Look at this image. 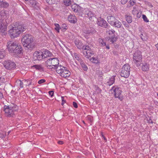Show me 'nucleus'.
Returning a JSON list of instances; mask_svg holds the SVG:
<instances>
[{"instance_id": "nucleus-3", "label": "nucleus", "mask_w": 158, "mask_h": 158, "mask_svg": "<svg viewBox=\"0 0 158 158\" xmlns=\"http://www.w3.org/2000/svg\"><path fill=\"white\" fill-rule=\"evenodd\" d=\"M6 46L8 51L15 56L22 53V48L16 42L9 41Z\"/></svg>"}, {"instance_id": "nucleus-46", "label": "nucleus", "mask_w": 158, "mask_h": 158, "mask_svg": "<svg viewBox=\"0 0 158 158\" xmlns=\"http://www.w3.org/2000/svg\"><path fill=\"white\" fill-rule=\"evenodd\" d=\"M128 0H121V2L122 4H124L128 1Z\"/></svg>"}, {"instance_id": "nucleus-37", "label": "nucleus", "mask_w": 158, "mask_h": 158, "mask_svg": "<svg viewBox=\"0 0 158 158\" xmlns=\"http://www.w3.org/2000/svg\"><path fill=\"white\" fill-rule=\"evenodd\" d=\"M46 2L49 4H52L55 3V0H46Z\"/></svg>"}, {"instance_id": "nucleus-21", "label": "nucleus", "mask_w": 158, "mask_h": 158, "mask_svg": "<svg viewBox=\"0 0 158 158\" xmlns=\"http://www.w3.org/2000/svg\"><path fill=\"white\" fill-rule=\"evenodd\" d=\"M72 10L74 12H77L78 11L80 7L76 4H73L71 6Z\"/></svg>"}, {"instance_id": "nucleus-16", "label": "nucleus", "mask_w": 158, "mask_h": 158, "mask_svg": "<svg viewBox=\"0 0 158 158\" xmlns=\"http://www.w3.org/2000/svg\"><path fill=\"white\" fill-rule=\"evenodd\" d=\"M68 20L71 23H75L77 22V19L74 15H70L69 16Z\"/></svg>"}, {"instance_id": "nucleus-4", "label": "nucleus", "mask_w": 158, "mask_h": 158, "mask_svg": "<svg viewBox=\"0 0 158 158\" xmlns=\"http://www.w3.org/2000/svg\"><path fill=\"white\" fill-rule=\"evenodd\" d=\"M9 16L7 11L2 10L0 12V31L1 32L3 33L7 30L6 24L9 23L7 19Z\"/></svg>"}, {"instance_id": "nucleus-36", "label": "nucleus", "mask_w": 158, "mask_h": 158, "mask_svg": "<svg viewBox=\"0 0 158 158\" xmlns=\"http://www.w3.org/2000/svg\"><path fill=\"white\" fill-rule=\"evenodd\" d=\"M61 29L63 31H65L67 29L66 24H63L62 27L61 28Z\"/></svg>"}, {"instance_id": "nucleus-49", "label": "nucleus", "mask_w": 158, "mask_h": 158, "mask_svg": "<svg viewBox=\"0 0 158 158\" xmlns=\"http://www.w3.org/2000/svg\"><path fill=\"white\" fill-rule=\"evenodd\" d=\"M58 143L60 144H63L64 143V142L62 141H58L57 142Z\"/></svg>"}, {"instance_id": "nucleus-25", "label": "nucleus", "mask_w": 158, "mask_h": 158, "mask_svg": "<svg viewBox=\"0 0 158 158\" xmlns=\"http://www.w3.org/2000/svg\"><path fill=\"white\" fill-rule=\"evenodd\" d=\"M125 18L126 21L128 23H131L132 21L131 16L129 15H127L125 16Z\"/></svg>"}, {"instance_id": "nucleus-12", "label": "nucleus", "mask_w": 158, "mask_h": 158, "mask_svg": "<svg viewBox=\"0 0 158 158\" xmlns=\"http://www.w3.org/2000/svg\"><path fill=\"white\" fill-rule=\"evenodd\" d=\"M3 65L6 69L10 70L15 69L16 66L15 63L10 60H5L4 62Z\"/></svg>"}, {"instance_id": "nucleus-30", "label": "nucleus", "mask_w": 158, "mask_h": 158, "mask_svg": "<svg viewBox=\"0 0 158 158\" xmlns=\"http://www.w3.org/2000/svg\"><path fill=\"white\" fill-rule=\"evenodd\" d=\"M98 41L100 43V44L101 46H103L106 45V43L104 42L103 40L99 38L98 40Z\"/></svg>"}, {"instance_id": "nucleus-54", "label": "nucleus", "mask_w": 158, "mask_h": 158, "mask_svg": "<svg viewBox=\"0 0 158 158\" xmlns=\"http://www.w3.org/2000/svg\"><path fill=\"white\" fill-rule=\"evenodd\" d=\"M103 138H104V140H106V138H105V137L103 136Z\"/></svg>"}, {"instance_id": "nucleus-56", "label": "nucleus", "mask_w": 158, "mask_h": 158, "mask_svg": "<svg viewBox=\"0 0 158 158\" xmlns=\"http://www.w3.org/2000/svg\"><path fill=\"white\" fill-rule=\"evenodd\" d=\"M26 1H28V0H25Z\"/></svg>"}, {"instance_id": "nucleus-34", "label": "nucleus", "mask_w": 158, "mask_h": 158, "mask_svg": "<svg viewBox=\"0 0 158 158\" xmlns=\"http://www.w3.org/2000/svg\"><path fill=\"white\" fill-rule=\"evenodd\" d=\"M106 33L110 35H112L114 33L115 31L114 30H106Z\"/></svg>"}, {"instance_id": "nucleus-32", "label": "nucleus", "mask_w": 158, "mask_h": 158, "mask_svg": "<svg viewBox=\"0 0 158 158\" xmlns=\"http://www.w3.org/2000/svg\"><path fill=\"white\" fill-rule=\"evenodd\" d=\"M55 29L58 32H59V30L61 28L60 27V26L58 24L55 23Z\"/></svg>"}, {"instance_id": "nucleus-47", "label": "nucleus", "mask_w": 158, "mask_h": 158, "mask_svg": "<svg viewBox=\"0 0 158 158\" xmlns=\"http://www.w3.org/2000/svg\"><path fill=\"white\" fill-rule=\"evenodd\" d=\"M73 105L75 108H77L78 106H77V104L75 102H73Z\"/></svg>"}, {"instance_id": "nucleus-29", "label": "nucleus", "mask_w": 158, "mask_h": 158, "mask_svg": "<svg viewBox=\"0 0 158 158\" xmlns=\"http://www.w3.org/2000/svg\"><path fill=\"white\" fill-rule=\"evenodd\" d=\"M90 61H91L92 62L97 64L98 63V60H97V57H92V58H89V59Z\"/></svg>"}, {"instance_id": "nucleus-27", "label": "nucleus", "mask_w": 158, "mask_h": 158, "mask_svg": "<svg viewBox=\"0 0 158 158\" xmlns=\"http://www.w3.org/2000/svg\"><path fill=\"white\" fill-rule=\"evenodd\" d=\"M80 64L81 65L83 70L85 71H86L87 70V67L86 65L85 64L84 62L82 61L81 62H80Z\"/></svg>"}, {"instance_id": "nucleus-2", "label": "nucleus", "mask_w": 158, "mask_h": 158, "mask_svg": "<svg viewBox=\"0 0 158 158\" xmlns=\"http://www.w3.org/2000/svg\"><path fill=\"white\" fill-rule=\"evenodd\" d=\"M9 27V33L11 37L13 38L18 37L27 28L26 26L23 24H19L18 23H16L14 25H10Z\"/></svg>"}, {"instance_id": "nucleus-39", "label": "nucleus", "mask_w": 158, "mask_h": 158, "mask_svg": "<svg viewBox=\"0 0 158 158\" xmlns=\"http://www.w3.org/2000/svg\"><path fill=\"white\" fill-rule=\"evenodd\" d=\"M4 81L5 79L3 77H0V85L2 84Z\"/></svg>"}, {"instance_id": "nucleus-40", "label": "nucleus", "mask_w": 158, "mask_h": 158, "mask_svg": "<svg viewBox=\"0 0 158 158\" xmlns=\"http://www.w3.org/2000/svg\"><path fill=\"white\" fill-rule=\"evenodd\" d=\"M95 88L96 91L97 93H101V90L98 86H96Z\"/></svg>"}, {"instance_id": "nucleus-1", "label": "nucleus", "mask_w": 158, "mask_h": 158, "mask_svg": "<svg viewBox=\"0 0 158 158\" xmlns=\"http://www.w3.org/2000/svg\"><path fill=\"white\" fill-rule=\"evenodd\" d=\"M59 60L57 58H50L46 61V64L47 67L53 66L56 67V72L60 75L63 77H69L71 74L70 72L67 68L61 65H58Z\"/></svg>"}, {"instance_id": "nucleus-51", "label": "nucleus", "mask_w": 158, "mask_h": 158, "mask_svg": "<svg viewBox=\"0 0 158 158\" xmlns=\"http://www.w3.org/2000/svg\"><path fill=\"white\" fill-rule=\"evenodd\" d=\"M123 24L124 25H127V26H126V27H127L128 26V25L127 24H126V23L125 22H123Z\"/></svg>"}, {"instance_id": "nucleus-14", "label": "nucleus", "mask_w": 158, "mask_h": 158, "mask_svg": "<svg viewBox=\"0 0 158 158\" xmlns=\"http://www.w3.org/2000/svg\"><path fill=\"white\" fill-rule=\"evenodd\" d=\"M98 24L100 26L103 27L105 28H108V24L106 23V21L103 19L99 20L98 19Z\"/></svg>"}, {"instance_id": "nucleus-15", "label": "nucleus", "mask_w": 158, "mask_h": 158, "mask_svg": "<svg viewBox=\"0 0 158 158\" xmlns=\"http://www.w3.org/2000/svg\"><path fill=\"white\" fill-rule=\"evenodd\" d=\"M75 45L79 49H83V47L84 46L81 42L78 39H76L74 41Z\"/></svg>"}, {"instance_id": "nucleus-10", "label": "nucleus", "mask_w": 158, "mask_h": 158, "mask_svg": "<svg viewBox=\"0 0 158 158\" xmlns=\"http://www.w3.org/2000/svg\"><path fill=\"white\" fill-rule=\"evenodd\" d=\"M133 61L137 66H139L142 62V55L141 52L139 51H136L134 54Z\"/></svg>"}, {"instance_id": "nucleus-41", "label": "nucleus", "mask_w": 158, "mask_h": 158, "mask_svg": "<svg viewBox=\"0 0 158 158\" xmlns=\"http://www.w3.org/2000/svg\"><path fill=\"white\" fill-rule=\"evenodd\" d=\"M45 81H46L45 80L42 79H41V80H40L38 81V83L39 84H42V83L45 82Z\"/></svg>"}, {"instance_id": "nucleus-13", "label": "nucleus", "mask_w": 158, "mask_h": 158, "mask_svg": "<svg viewBox=\"0 0 158 158\" xmlns=\"http://www.w3.org/2000/svg\"><path fill=\"white\" fill-rule=\"evenodd\" d=\"M43 53L42 52L38 51L35 52L34 54V56L35 57L36 59L38 60H41L44 59L43 56Z\"/></svg>"}, {"instance_id": "nucleus-17", "label": "nucleus", "mask_w": 158, "mask_h": 158, "mask_svg": "<svg viewBox=\"0 0 158 158\" xmlns=\"http://www.w3.org/2000/svg\"><path fill=\"white\" fill-rule=\"evenodd\" d=\"M27 80H24L23 81H21L20 80H17L16 81V83L18 86H19L20 88H23V83H25L26 82H27ZM25 85H27V84L25 83Z\"/></svg>"}, {"instance_id": "nucleus-23", "label": "nucleus", "mask_w": 158, "mask_h": 158, "mask_svg": "<svg viewBox=\"0 0 158 158\" xmlns=\"http://www.w3.org/2000/svg\"><path fill=\"white\" fill-rule=\"evenodd\" d=\"M140 36L141 39L143 41H147L148 39L146 33H141Z\"/></svg>"}, {"instance_id": "nucleus-26", "label": "nucleus", "mask_w": 158, "mask_h": 158, "mask_svg": "<svg viewBox=\"0 0 158 158\" xmlns=\"http://www.w3.org/2000/svg\"><path fill=\"white\" fill-rule=\"evenodd\" d=\"M0 6L6 8L9 6V4L6 2L1 1L0 2Z\"/></svg>"}, {"instance_id": "nucleus-5", "label": "nucleus", "mask_w": 158, "mask_h": 158, "mask_svg": "<svg viewBox=\"0 0 158 158\" xmlns=\"http://www.w3.org/2000/svg\"><path fill=\"white\" fill-rule=\"evenodd\" d=\"M23 46L31 51L34 48V42L32 36L29 34L23 35L21 39Z\"/></svg>"}, {"instance_id": "nucleus-6", "label": "nucleus", "mask_w": 158, "mask_h": 158, "mask_svg": "<svg viewBox=\"0 0 158 158\" xmlns=\"http://www.w3.org/2000/svg\"><path fill=\"white\" fill-rule=\"evenodd\" d=\"M18 109V107L17 106H5L4 107V110L6 115L8 117H13L14 115V113Z\"/></svg>"}, {"instance_id": "nucleus-28", "label": "nucleus", "mask_w": 158, "mask_h": 158, "mask_svg": "<svg viewBox=\"0 0 158 158\" xmlns=\"http://www.w3.org/2000/svg\"><path fill=\"white\" fill-rule=\"evenodd\" d=\"M33 67L39 70L42 71L43 69V67L41 65H33Z\"/></svg>"}, {"instance_id": "nucleus-22", "label": "nucleus", "mask_w": 158, "mask_h": 158, "mask_svg": "<svg viewBox=\"0 0 158 158\" xmlns=\"http://www.w3.org/2000/svg\"><path fill=\"white\" fill-rule=\"evenodd\" d=\"M149 64L147 63H144L142 67V69L144 71H147L149 70Z\"/></svg>"}, {"instance_id": "nucleus-52", "label": "nucleus", "mask_w": 158, "mask_h": 158, "mask_svg": "<svg viewBox=\"0 0 158 158\" xmlns=\"http://www.w3.org/2000/svg\"><path fill=\"white\" fill-rule=\"evenodd\" d=\"M106 47L107 49H109L110 47L108 45H106Z\"/></svg>"}, {"instance_id": "nucleus-58", "label": "nucleus", "mask_w": 158, "mask_h": 158, "mask_svg": "<svg viewBox=\"0 0 158 158\" xmlns=\"http://www.w3.org/2000/svg\"><path fill=\"white\" fill-rule=\"evenodd\" d=\"M83 123H85L84 121H83Z\"/></svg>"}, {"instance_id": "nucleus-50", "label": "nucleus", "mask_w": 158, "mask_h": 158, "mask_svg": "<svg viewBox=\"0 0 158 158\" xmlns=\"http://www.w3.org/2000/svg\"><path fill=\"white\" fill-rule=\"evenodd\" d=\"M3 96V95L2 93L0 91V98H1Z\"/></svg>"}, {"instance_id": "nucleus-31", "label": "nucleus", "mask_w": 158, "mask_h": 158, "mask_svg": "<svg viewBox=\"0 0 158 158\" xmlns=\"http://www.w3.org/2000/svg\"><path fill=\"white\" fill-rule=\"evenodd\" d=\"M64 3L66 6H69L71 4L70 0H64Z\"/></svg>"}, {"instance_id": "nucleus-57", "label": "nucleus", "mask_w": 158, "mask_h": 158, "mask_svg": "<svg viewBox=\"0 0 158 158\" xmlns=\"http://www.w3.org/2000/svg\"><path fill=\"white\" fill-rule=\"evenodd\" d=\"M157 96H158V93H157Z\"/></svg>"}, {"instance_id": "nucleus-24", "label": "nucleus", "mask_w": 158, "mask_h": 158, "mask_svg": "<svg viewBox=\"0 0 158 158\" xmlns=\"http://www.w3.org/2000/svg\"><path fill=\"white\" fill-rule=\"evenodd\" d=\"M73 56L76 60H78L79 63L81 62L82 61L80 57V56L77 53H74Z\"/></svg>"}, {"instance_id": "nucleus-43", "label": "nucleus", "mask_w": 158, "mask_h": 158, "mask_svg": "<svg viewBox=\"0 0 158 158\" xmlns=\"http://www.w3.org/2000/svg\"><path fill=\"white\" fill-rule=\"evenodd\" d=\"M93 31H92L91 30H89V29L87 30H85V31L84 32L86 34H90L91 33H93Z\"/></svg>"}, {"instance_id": "nucleus-9", "label": "nucleus", "mask_w": 158, "mask_h": 158, "mask_svg": "<svg viewBox=\"0 0 158 158\" xmlns=\"http://www.w3.org/2000/svg\"><path fill=\"white\" fill-rule=\"evenodd\" d=\"M130 67L128 64H124L123 67L120 72V75L121 77H127L130 75Z\"/></svg>"}, {"instance_id": "nucleus-18", "label": "nucleus", "mask_w": 158, "mask_h": 158, "mask_svg": "<svg viewBox=\"0 0 158 158\" xmlns=\"http://www.w3.org/2000/svg\"><path fill=\"white\" fill-rule=\"evenodd\" d=\"M30 4L35 8H36V7H39L40 6V4L35 0H30Z\"/></svg>"}, {"instance_id": "nucleus-11", "label": "nucleus", "mask_w": 158, "mask_h": 158, "mask_svg": "<svg viewBox=\"0 0 158 158\" xmlns=\"http://www.w3.org/2000/svg\"><path fill=\"white\" fill-rule=\"evenodd\" d=\"M111 92H113L115 98H118L121 100L122 99V95L121 94L122 91L121 88L117 86H113L112 89L110 90Z\"/></svg>"}, {"instance_id": "nucleus-53", "label": "nucleus", "mask_w": 158, "mask_h": 158, "mask_svg": "<svg viewBox=\"0 0 158 158\" xmlns=\"http://www.w3.org/2000/svg\"><path fill=\"white\" fill-rule=\"evenodd\" d=\"M31 82H30V83L28 84V85H31Z\"/></svg>"}, {"instance_id": "nucleus-45", "label": "nucleus", "mask_w": 158, "mask_h": 158, "mask_svg": "<svg viewBox=\"0 0 158 158\" xmlns=\"http://www.w3.org/2000/svg\"><path fill=\"white\" fill-rule=\"evenodd\" d=\"M61 100L62 101V102L61 103V105L63 106L64 103L65 102V100L64 99V97H61Z\"/></svg>"}, {"instance_id": "nucleus-20", "label": "nucleus", "mask_w": 158, "mask_h": 158, "mask_svg": "<svg viewBox=\"0 0 158 158\" xmlns=\"http://www.w3.org/2000/svg\"><path fill=\"white\" fill-rule=\"evenodd\" d=\"M43 56L44 58H47L49 56H51L52 54L50 52V51L48 50H45L43 52Z\"/></svg>"}, {"instance_id": "nucleus-33", "label": "nucleus", "mask_w": 158, "mask_h": 158, "mask_svg": "<svg viewBox=\"0 0 158 158\" xmlns=\"http://www.w3.org/2000/svg\"><path fill=\"white\" fill-rule=\"evenodd\" d=\"M88 15H86V17H89L90 20H91L92 17L94 16V15L92 12L90 11V13H89Z\"/></svg>"}, {"instance_id": "nucleus-48", "label": "nucleus", "mask_w": 158, "mask_h": 158, "mask_svg": "<svg viewBox=\"0 0 158 158\" xmlns=\"http://www.w3.org/2000/svg\"><path fill=\"white\" fill-rule=\"evenodd\" d=\"M49 95L51 96V97H52L53 95V92L52 91H49L48 92Z\"/></svg>"}, {"instance_id": "nucleus-35", "label": "nucleus", "mask_w": 158, "mask_h": 158, "mask_svg": "<svg viewBox=\"0 0 158 158\" xmlns=\"http://www.w3.org/2000/svg\"><path fill=\"white\" fill-rule=\"evenodd\" d=\"M5 54V52L4 51H0V59L4 58Z\"/></svg>"}, {"instance_id": "nucleus-19", "label": "nucleus", "mask_w": 158, "mask_h": 158, "mask_svg": "<svg viewBox=\"0 0 158 158\" xmlns=\"http://www.w3.org/2000/svg\"><path fill=\"white\" fill-rule=\"evenodd\" d=\"M115 76H112L107 81L106 84L110 86L112 85L114 82Z\"/></svg>"}, {"instance_id": "nucleus-42", "label": "nucleus", "mask_w": 158, "mask_h": 158, "mask_svg": "<svg viewBox=\"0 0 158 158\" xmlns=\"http://www.w3.org/2000/svg\"><path fill=\"white\" fill-rule=\"evenodd\" d=\"M89 13H90V11L88 9H86L85 12V16L86 15H88V14Z\"/></svg>"}, {"instance_id": "nucleus-7", "label": "nucleus", "mask_w": 158, "mask_h": 158, "mask_svg": "<svg viewBox=\"0 0 158 158\" xmlns=\"http://www.w3.org/2000/svg\"><path fill=\"white\" fill-rule=\"evenodd\" d=\"M83 52L85 56L88 59H89L94 54V51L91 49V48L88 45H84Z\"/></svg>"}, {"instance_id": "nucleus-38", "label": "nucleus", "mask_w": 158, "mask_h": 158, "mask_svg": "<svg viewBox=\"0 0 158 158\" xmlns=\"http://www.w3.org/2000/svg\"><path fill=\"white\" fill-rule=\"evenodd\" d=\"M142 18L143 20L146 22H149V20L146 16L145 15H142Z\"/></svg>"}, {"instance_id": "nucleus-44", "label": "nucleus", "mask_w": 158, "mask_h": 158, "mask_svg": "<svg viewBox=\"0 0 158 158\" xmlns=\"http://www.w3.org/2000/svg\"><path fill=\"white\" fill-rule=\"evenodd\" d=\"M108 41L109 43L110 44H113L114 42L113 39L112 38H109V39L108 40Z\"/></svg>"}, {"instance_id": "nucleus-8", "label": "nucleus", "mask_w": 158, "mask_h": 158, "mask_svg": "<svg viewBox=\"0 0 158 158\" xmlns=\"http://www.w3.org/2000/svg\"><path fill=\"white\" fill-rule=\"evenodd\" d=\"M108 22L111 25L114 26L118 28L121 27L122 24L121 23L115 19V18L112 16H109L107 17Z\"/></svg>"}, {"instance_id": "nucleus-55", "label": "nucleus", "mask_w": 158, "mask_h": 158, "mask_svg": "<svg viewBox=\"0 0 158 158\" xmlns=\"http://www.w3.org/2000/svg\"><path fill=\"white\" fill-rule=\"evenodd\" d=\"M10 131H9L8 132V135H9V134L10 133Z\"/></svg>"}]
</instances>
